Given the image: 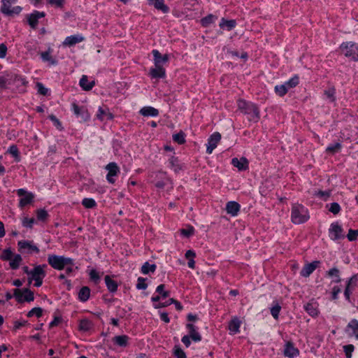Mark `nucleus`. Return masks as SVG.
<instances>
[{
	"label": "nucleus",
	"instance_id": "72a5a7b5",
	"mask_svg": "<svg viewBox=\"0 0 358 358\" xmlns=\"http://www.w3.org/2000/svg\"><path fill=\"white\" fill-rule=\"evenodd\" d=\"M93 327L92 321L87 319H82L79 322V330L81 331H88Z\"/></svg>",
	"mask_w": 358,
	"mask_h": 358
},
{
	"label": "nucleus",
	"instance_id": "9b49d317",
	"mask_svg": "<svg viewBox=\"0 0 358 358\" xmlns=\"http://www.w3.org/2000/svg\"><path fill=\"white\" fill-rule=\"evenodd\" d=\"M45 16V13L44 12L34 10L31 14L27 15V22L32 29H36L38 23V20Z\"/></svg>",
	"mask_w": 358,
	"mask_h": 358
},
{
	"label": "nucleus",
	"instance_id": "f257e3e1",
	"mask_svg": "<svg viewBox=\"0 0 358 358\" xmlns=\"http://www.w3.org/2000/svg\"><path fill=\"white\" fill-rule=\"evenodd\" d=\"M238 108L241 113L248 116L250 121L257 122L259 119V110L257 106L251 102H247L244 100H239Z\"/></svg>",
	"mask_w": 358,
	"mask_h": 358
},
{
	"label": "nucleus",
	"instance_id": "864d4df0",
	"mask_svg": "<svg viewBox=\"0 0 358 358\" xmlns=\"http://www.w3.org/2000/svg\"><path fill=\"white\" fill-rule=\"evenodd\" d=\"M37 219L41 221H44L48 217V213L43 209H38L36 211Z\"/></svg>",
	"mask_w": 358,
	"mask_h": 358
},
{
	"label": "nucleus",
	"instance_id": "4468645a",
	"mask_svg": "<svg viewBox=\"0 0 358 358\" xmlns=\"http://www.w3.org/2000/svg\"><path fill=\"white\" fill-rule=\"evenodd\" d=\"M71 106L74 114L78 117H80L82 121H87L90 119V115L84 107H79L76 103H73Z\"/></svg>",
	"mask_w": 358,
	"mask_h": 358
},
{
	"label": "nucleus",
	"instance_id": "1a4fd4ad",
	"mask_svg": "<svg viewBox=\"0 0 358 358\" xmlns=\"http://www.w3.org/2000/svg\"><path fill=\"white\" fill-rule=\"evenodd\" d=\"M1 11L4 15L12 16L15 14H19L22 10V8L20 6H15L12 8V4L8 3L9 2L6 1L5 0H1Z\"/></svg>",
	"mask_w": 358,
	"mask_h": 358
},
{
	"label": "nucleus",
	"instance_id": "de8ad7c7",
	"mask_svg": "<svg viewBox=\"0 0 358 358\" xmlns=\"http://www.w3.org/2000/svg\"><path fill=\"white\" fill-rule=\"evenodd\" d=\"M13 256V253L10 248L5 249L0 256V258L3 261L10 260Z\"/></svg>",
	"mask_w": 358,
	"mask_h": 358
},
{
	"label": "nucleus",
	"instance_id": "4c0bfd02",
	"mask_svg": "<svg viewBox=\"0 0 358 358\" xmlns=\"http://www.w3.org/2000/svg\"><path fill=\"white\" fill-rule=\"evenodd\" d=\"M217 19V16L212 15V14H209L201 20V23L203 27H207L210 24L214 23Z\"/></svg>",
	"mask_w": 358,
	"mask_h": 358
},
{
	"label": "nucleus",
	"instance_id": "423d86ee",
	"mask_svg": "<svg viewBox=\"0 0 358 358\" xmlns=\"http://www.w3.org/2000/svg\"><path fill=\"white\" fill-rule=\"evenodd\" d=\"M14 297L19 303H23L24 301L31 302L34 299V292L29 289H15Z\"/></svg>",
	"mask_w": 358,
	"mask_h": 358
},
{
	"label": "nucleus",
	"instance_id": "052dcab7",
	"mask_svg": "<svg viewBox=\"0 0 358 358\" xmlns=\"http://www.w3.org/2000/svg\"><path fill=\"white\" fill-rule=\"evenodd\" d=\"M49 119L53 122L54 125L59 129V130H62L63 128L62 127V123L54 115H50L49 116Z\"/></svg>",
	"mask_w": 358,
	"mask_h": 358
},
{
	"label": "nucleus",
	"instance_id": "a211bd4d",
	"mask_svg": "<svg viewBox=\"0 0 358 358\" xmlns=\"http://www.w3.org/2000/svg\"><path fill=\"white\" fill-rule=\"evenodd\" d=\"M299 354V350L296 348L292 342H287L284 349V355L289 358H294Z\"/></svg>",
	"mask_w": 358,
	"mask_h": 358
},
{
	"label": "nucleus",
	"instance_id": "ddd939ff",
	"mask_svg": "<svg viewBox=\"0 0 358 358\" xmlns=\"http://www.w3.org/2000/svg\"><path fill=\"white\" fill-rule=\"evenodd\" d=\"M47 266L45 264L38 265L31 270V273L30 277H29V282L31 283L34 279L36 278H44L46 273L45 271V268Z\"/></svg>",
	"mask_w": 358,
	"mask_h": 358
},
{
	"label": "nucleus",
	"instance_id": "5701e85b",
	"mask_svg": "<svg viewBox=\"0 0 358 358\" xmlns=\"http://www.w3.org/2000/svg\"><path fill=\"white\" fill-rule=\"evenodd\" d=\"M18 246L20 251L27 249L30 252H38L39 249L35 245H33L31 242L27 241H20L18 242Z\"/></svg>",
	"mask_w": 358,
	"mask_h": 358
},
{
	"label": "nucleus",
	"instance_id": "f704fd0d",
	"mask_svg": "<svg viewBox=\"0 0 358 358\" xmlns=\"http://www.w3.org/2000/svg\"><path fill=\"white\" fill-rule=\"evenodd\" d=\"M105 282L109 292H115L117 289V283L113 280L109 275L105 276Z\"/></svg>",
	"mask_w": 358,
	"mask_h": 358
},
{
	"label": "nucleus",
	"instance_id": "4be33fe9",
	"mask_svg": "<svg viewBox=\"0 0 358 358\" xmlns=\"http://www.w3.org/2000/svg\"><path fill=\"white\" fill-rule=\"evenodd\" d=\"M84 41V37L80 35H72L67 36L63 42L64 46H73Z\"/></svg>",
	"mask_w": 358,
	"mask_h": 358
},
{
	"label": "nucleus",
	"instance_id": "680f3d73",
	"mask_svg": "<svg viewBox=\"0 0 358 358\" xmlns=\"http://www.w3.org/2000/svg\"><path fill=\"white\" fill-rule=\"evenodd\" d=\"M315 196L321 198V199H323L324 200H326L328 197L330 196L331 195V192L330 191H318L317 192H315Z\"/></svg>",
	"mask_w": 358,
	"mask_h": 358
},
{
	"label": "nucleus",
	"instance_id": "2f4dec72",
	"mask_svg": "<svg viewBox=\"0 0 358 358\" xmlns=\"http://www.w3.org/2000/svg\"><path fill=\"white\" fill-rule=\"evenodd\" d=\"M96 117L101 121L104 120H112L113 118V114L110 113L108 109L104 110L101 107H99L98 110Z\"/></svg>",
	"mask_w": 358,
	"mask_h": 358
},
{
	"label": "nucleus",
	"instance_id": "f8f14e48",
	"mask_svg": "<svg viewBox=\"0 0 358 358\" xmlns=\"http://www.w3.org/2000/svg\"><path fill=\"white\" fill-rule=\"evenodd\" d=\"M221 139V134L219 132H215L210 136L206 144V152L211 154L213 150L217 147V143Z\"/></svg>",
	"mask_w": 358,
	"mask_h": 358
},
{
	"label": "nucleus",
	"instance_id": "a878e982",
	"mask_svg": "<svg viewBox=\"0 0 358 358\" xmlns=\"http://www.w3.org/2000/svg\"><path fill=\"white\" fill-rule=\"evenodd\" d=\"M79 84L83 90L89 91L92 90L94 86L95 82L94 80L90 82L88 80V77L85 75H83L80 80Z\"/></svg>",
	"mask_w": 358,
	"mask_h": 358
},
{
	"label": "nucleus",
	"instance_id": "393cba45",
	"mask_svg": "<svg viewBox=\"0 0 358 358\" xmlns=\"http://www.w3.org/2000/svg\"><path fill=\"white\" fill-rule=\"evenodd\" d=\"M149 4L153 5L154 7L164 13H167L169 11V8L164 4V0H148Z\"/></svg>",
	"mask_w": 358,
	"mask_h": 358
},
{
	"label": "nucleus",
	"instance_id": "a18cd8bd",
	"mask_svg": "<svg viewBox=\"0 0 358 358\" xmlns=\"http://www.w3.org/2000/svg\"><path fill=\"white\" fill-rule=\"evenodd\" d=\"M43 314V309L39 307H36L32 308L30 311L27 313L28 317H31L34 315H36L37 317H41Z\"/></svg>",
	"mask_w": 358,
	"mask_h": 358
},
{
	"label": "nucleus",
	"instance_id": "7ed1b4c3",
	"mask_svg": "<svg viewBox=\"0 0 358 358\" xmlns=\"http://www.w3.org/2000/svg\"><path fill=\"white\" fill-rule=\"evenodd\" d=\"M48 262L53 268L57 270H62L66 266H74L73 259L56 255H48Z\"/></svg>",
	"mask_w": 358,
	"mask_h": 358
},
{
	"label": "nucleus",
	"instance_id": "f03ea898",
	"mask_svg": "<svg viewBox=\"0 0 358 358\" xmlns=\"http://www.w3.org/2000/svg\"><path fill=\"white\" fill-rule=\"evenodd\" d=\"M309 217L308 209L298 203H295L292 206L291 220L293 223L296 224L304 223Z\"/></svg>",
	"mask_w": 358,
	"mask_h": 358
},
{
	"label": "nucleus",
	"instance_id": "dca6fc26",
	"mask_svg": "<svg viewBox=\"0 0 358 358\" xmlns=\"http://www.w3.org/2000/svg\"><path fill=\"white\" fill-rule=\"evenodd\" d=\"M320 261H314L306 264L301 269L300 273L303 277H308L319 266Z\"/></svg>",
	"mask_w": 358,
	"mask_h": 358
},
{
	"label": "nucleus",
	"instance_id": "4d7b16f0",
	"mask_svg": "<svg viewBox=\"0 0 358 358\" xmlns=\"http://www.w3.org/2000/svg\"><path fill=\"white\" fill-rule=\"evenodd\" d=\"M147 287H148V285L145 283V279L142 277H139L138 278L136 288L138 289H145Z\"/></svg>",
	"mask_w": 358,
	"mask_h": 358
},
{
	"label": "nucleus",
	"instance_id": "0eeeda50",
	"mask_svg": "<svg viewBox=\"0 0 358 358\" xmlns=\"http://www.w3.org/2000/svg\"><path fill=\"white\" fill-rule=\"evenodd\" d=\"M329 236L332 241H338L345 238L343 229L338 222H333L331 224L329 229Z\"/></svg>",
	"mask_w": 358,
	"mask_h": 358
},
{
	"label": "nucleus",
	"instance_id": "0e129e2a",
	"mask_svg": "<svg viewBox=\"0 0 358 358\" xmlns=\"http://www.w3.org/2000/svg\"><path fill=\"white\" fill-rule=\"evenodd\" d=\"M38 92L42 95H46L48 90L41 83H36Z\"/></svg>",
	"mask_w": 358,
	"mask_h": 358
},
{
	"label": "nucleus",
	"instance_id": "8fccbe9b",
	"mask_svg": "<svg viewBox=\"0 0 358 358\" xmlns=\"http://www.w3.org/2000/svg\"><path fill=\"white\" fill-rule=\"evenodd\" d=\"M173 140L178 144H183L185 142V134L182 131L173 135Z\"/></svg>",
	"mask_w": 358,
	"mask_h": 358
},
{
	"label": "nucleus",
	"instance_id": "bb28decb",
	"mask_svg": "<svg viewBox=\"0 0 358 358\" xmlns=\"http://www.w3.org/2000/svg\"><path fill=\"white\" fill-rule=\"evenodd\" d=\"M140 113L145 117H156L159 115V111L153 107L145 106L141 109Z\"/></svg>",
	"mask_w": 358,
	"mask_h": 358
},
{
	"label": "nucleus",
	"instance_id": "bf43d9fd",
	"mask_svg": "<svg viewBox=\"0 0 358 358\" xmlns=\"http://www.w3.org/2000/svg\"><path fill=\"white\" fill-rule=\"evenodd\" d=\"M174 355L177 358H186V355L184 351L179 347L176 346L174 348Z\"/></svg>",
	"mask_w": 358,
	"mask_h": 358
},
{
	"label": "nucleus",
	"instance_id": "ea45409f",
	"mask_svg": "<svg viewBox=\"0 0 358 358\" xmlns=\"http://www.w3.org/2000/svg\"><path fill=\"white\" fill-rule=\"evenodd\" d=\"M157 266L155 264H150L148 262H145L141 267V272L143 274H148L149 273H154L156 270Z\"/></svg>",
	"mask_w": 358,
	"mask_h": 358
},
{
	"label": "nucleus",
	"instance_id": "13d9d810",
	"mask_svg": "<svg viewBox=\"0 0 358 358\" xmlns=\"http://www.w3.org/2000/svg\"><path fill=\"white\" fill-rule=\"evenodd\" d=\"M35 222L34 218L24 217L22 220V225L27 228H32L33 224Z\"/></svg>",
	"mask_w": 358,
	"mask_h": 358
},
{
	"label": "nucleus",
	"instance_id": "c9c22d12",
	"mask_svg": "<svg viewBox=\"0 0 358 358\" xmlns=\"http://www.w3.org/2000/svg\"><path fill=\"white\" fill-rule=\"evenodd\" d=\"M169 162L171 169H172L174 172L178 173L182 169V165L180 164V161L177 157H171Z\"/></svg>",
	"mask_w": 358,
	"mask_h": 358
},
{
	"label": "nucleus",
	"instance_id": "09e8293b",
	"mask_svg": "<svg viewBox=\"0 0 358 358\" xmlns=\"http://www.w3.org/2000/svg\"><path fill=\"white\" fill-rule=\"evenodd\" d=\"M8 152H9L11 155H13L17 162L20 161V155H19V150L16 145H13L9 147L8 150Z\"/></svg>",
	"mask_w": 358,
	"mask_h": 358
},
{
	"label": "nucleus",
	"instance_id": "6ab92c4d",
	"mask_svg": "<svg viewBox=\"0 0 358 358\" xmlns=\"http://www.w3.org/2000/svg\"><path fill=\"white\" fill-rule=\"evenodd\" d=\"M231 164L239 171H245L248 169V161L245 157L238 159L234 157L231 159Z\"/></svg>",
	"mask_w": 358,
	"mask_h": 358
},
{
	"label": "nucleus",
	"instance_id": "3c124183",
	"mask_svg": "<svg viewBox=\"0 0 358 358\" xmlns=\"http://www.w3.org/2000/svg\"><path fill=\"white\" fill-rule=\"evenodd\" d=\"M341 148V144L340 143H336L332 145H329L327 148V152H331V153H336L338 152Z\"/></svg>",
	"mask_w": 358,
	"mask_h": 358
},
{
	"label": "nucleus",
	"instance_id": "20e7f679",
	"mask_svg": "<svg viewBox=\"0 0 358 358\" xmlns=\"http://www.w3.org/2000/svg\"><path fill=\"white\" fill-rule=\"evenodd\" d=\"M20 81L24 84V79L20 76L12 72L5 71L0 75V88L1 90L8 89L9 85Z\"/></svg>",
	"mask_w": 358,
	"mask_h": 358
},
{
	"label": "nucleus",
	"instance_id": "58836bf2",
	"mask_svg": "<svg viewBox=\"0 0 358 358\" xmlns=\"http://www.w3.org/2000/svg\"><path fill=\"white\" fill-rule=\"evenodd\" d=\"M22 258L20 255H15L10 260V266L12 269H17L19 268Z\"/></svg>",
	"mask_w": 358,
	"mask_h": 358
},
{
	"label": "nucleus",
	"instance_id": "aec40b11",
	"mask_svg": "<svg viewBox=\"0 0 358 358\" xmlns=\"http://www.w3.org/2000/svg\"><path fill=\"white\" fill-rule=\"evenodd\" d=\"M227 213L231 216H236L240 211L241 206L236 201H229L226 204L225 208Z\"/></svg>",
	"mask_w": 358,
	"mask_h": 358
},
{
	"label": "nucleus",
	"instance_id": "39448f33",
	"mask_svg": "<svg viewBox=\"0 0 358 358\" xmlns=\"http://www.w3.org/2000/svg\"><path fill=\"white\" fill-rule=\"evenodd\" d=\"M341 52L355 62L358 61V43L349 41L344 42L340 45Z\"/></svg>",
	"mask_w": 358,
	"mask_h": 358
},
{
	"label": "nucleus",
	"instance_id": "a19ab883",
	"mask_svg": "<svg viewBox=\"0 0 358 358\" xmlns=\"http://www.w3.org/2000/svg\"><path fill=\"white\" fill-rule=\"evenodd\" d=\"M299 83V78L297 76H294L292 78H290L288 81L285 82L284 85H285L287 90L295 87Z\"/></svg>",
	"mask_w": 358,
	"mask_h": 358
},
{
	"label": "nucleus",
	"instance_id": "79ce46f5",
	"mask_svg": "<svg viewBox=\"0 0 358 358\" xmlns=\"http://www.w3.org/2000/svg\"><path fill=\"white\" fill-rule=\"evenodd\" d=\"M281 306L277 301H273V306L271 308V314L275 318L278 319L279 316Z\"/></svg>",
	"mask_w": 358,
	"mask_h": 358
},
{
	"label": "nucleus",
	"instance_id": "69168bd1",
	"mask_svg": "<svg viewBox=\"0 0 358 358\" xmlns=\"http://www.w3.org/2000/svg\"><path fill=\"white\" fill-rule=\"evenodd\" d=\"M344 352L345 353V355L348 358H351L352 357V352L354 350V345H347L343 347Z\"/></svg>",
	"mask_w": 358,
	"mask_h": 358
},
{
	"label": "nucleus",
	"instance_id": "9d476101",
	"mask_svg": "<svg viewBox=\"0 0 358 358\" xmlns=\"http://www.w3.org/2000/svg\"><path fill=\"white\" fill-rule=\"evenodd\" d=\"M106 169L108 171L106 179L109 183L113 184L115 182L114 177L117 176L120 173V169L116 163L110 162L106 166Z\"/></svg>",
	"mask_w": 358,
	"mask_h": 358
},
{
	"label": "nucleus",
	"instance_id": "473e14b6",
	"mask_svg": "<svg viewBox=\"0 0 358 358\" xmlns=\"http://www.w3.org/2000/svg\"><path fill=\"white\" fill-rule=\"evenodd\" d=\"M90 296V289L87 287H83L78 292V299L82 302L87 301Z\"/></svg>",
	"mask_w": 358,
	"mask_h": 358
},
{
	"label": "nucleus",
	"instance_id": "f3484780",
	"mask_svg": "<svg viewBox=\"0 0 358 358\" xmlns=\"http://www.w3.org/2000/svg\"><path fill=\"white\" fill-rule=\"evenodd\" d=\"M154 57L155 66H162L169 61V55L165 54L162 55L159 50H153L152 52Z\"/></svg>",
	"mask_w": 358,
	"mask_h": 358
},
{
	"label": "nucleus",
	"instance_id": "774afa93",
	"mask_svg": "<svg viewBox=\"0 0 358 358\" xmlns=\"http://www.w3.org/2000/svg\"><path fill=\"white\" fill-rule=\"evenodd\" d=\"M357 282V276L356 275L351 277L347 282L346 287L352 289Z\"/></svg>",
	"mask_w": 358,
	"mask_h": 358
},
{
	"label": "nucleus",
	"instance_id": "2eb2a0df",
	"mask_svg": "<svg viewBox=\"0 0 358 358\" xmlns=\"http://www.w3.org/2000/svg\"><path fill=\"white\" fill-rule=\"evenodd\" d=\"M345 333L350 336H355L358 339V320L352 319L346 326L345 329Z\"/></svg>",
	"mask_w": 358,
	"mask_h": 358
},
{
	"label": "nucleus",
	"instance_id": "412c9836",
	"mask_svg": "<svg viewBox=\"0 0 358 358\" xmlns=\"http://www.w3.org/2000/svg\"><path fill=\"white\" fill-rule=\"evenodd\" d=\"M187 329L189 330V336L194 341L199 342L201 341V336L197 331V327L194 324L188 323L186 324Z\"/></svg>",
	"mask_w": 358,
	"mask_h": 358
},
{
	"label": "nucleus",
	"instance_id": "e2e57ef3",
	"mask_svg": "<svg viewBox=\"0 0 358 358\" xmlns=\"http://www.w3.org/2000/svg\"><path fill=\"white\" fill-rule=\"evenodd\" d=\"M90 275L91 280H93L94 282V283L96 284L99 282L100 276L99 275V273L96 270H94V269L91 270V271L90 273Z\"/></svg>",
	"mask_w": 358,
	"mask_h": 358
},
{
	"label": "nucleus",
	"instance_id": "6e6d98bb",
	"mask_svg": "<svg viewBox=\"0 0 358 358\" xmlns=\"http://www.w3.org/2000/svg\"><path fill=\"white\" fill-rule=\"evenodd\" d=\"M346 236L350 241H355L358 236V230L350 229Z\"/></svg>",
	"mask_w": 358,
	"mask_h": 358
},
{
	"label": "nucleus",
	"instance_id": "5fc2aeb1",
	"mask_svg": "<svg viewBox=\"0 0 358 358\" xmlns=\"http://www.w3.org/2000/svg\"><path fill=\"white\" fill-rule=\"evenodd\" d=\"M329 210L334 215H337L340 210H341V206L340 205L334 202L330 204V207L329 208Z\"/></svg>",
	"mask_w": 358,
	"mask_h": 358
},
{
	"label": "nucleus",
	"instance_id": "c03bdc74",
	"mask_svg": "<svg viewBox=\"0 0 358 358\" xmlns=\"http://www.w3.org/2000/svg\"><path fill=\"white\" fill-rule=\"evenodd\" d=\"M274 90L275 92L280 96H283L288 92L284 84L275 86Z\"/></svg>",
	"mask_w": 358,
	"mask_h": 358
},
{
	"label": "nucleus",
	"instance_id": "49530a36",
	"mask_svg": "<svg viewBox=\"0 0 358 358\" xmlns=\"http://www.w3.org/2000/svg\"><path fill=\"white\" fill-rule=\"evenodd\" d=\"M335 93L336 90L334 87H329L324 91V95L331 102H334L336 99Z\"/></svg>",
	"mask_w": 358,
	"mask_h": 358
},
{
	"label": "nucleus",
	"instance_id": "6e6552de",
	"mask_svg": "<svg viewBox=\"0 0 358 358\" xmlns=\"http://www.w3.org/2000/svg\"><path fill=\"white\" fill-rule=\"evenodd\" d=\"M17 194L21 197L19 203V206L23 208L24 206L30 204L33 202L34 196L31 192H27L24 189H19L17 190Z\"/></svg>",
	"mask_w": 358,
	"mask_h": 358
},
{
	"label": "nucleus",
	"instance_id": "b1692460",
	"mask_svg": "<svg viewBox=\"0 0 358 358\" xmlns=\"http://www.w3.org/2000/svg\"><path fill=\"white\" fill-rule=\"evenodd\" d=\"M150 75L152 78H163L165 77V69L162 66H155L150 70Z\"/></svg>",
	"mask_w": 358,
	"mask_h": 358
},
{
	"label": "nucleus",
	"instance_id": "37998d69",
	"mask_svg": "<svg viewBox=\"0 0 358 358\" xmlns=\"http://www.w3.org/2000/svg\"><path fill=\"white\" fill-rule=\"evenodd\" d=\"M82 204L86 208H93L96 206V203L94 199L92 198H85L82 201Z\"/></svg>",
	"mask_w": 358,
	"mask_h": 358
},
{
	"label": "nucleus",
	"instance_id": "603ef678",
	"mask_svg": "<svg viewBox=\"0 0 358 358\" xmlns=\"http://www.w3.org/2000/svg\"><path fill=\"white\" fill-rule=\"evenodd\" d=\"M165 285L164 284H161L157 286L156 289V292L159 293L163 299L168 297L170 294L169 292L164 290Z\"/></svg>",
	"mask_w": 358,
	"mask_h": 358
},
{
	"label": "nucleus",
	"instance_id": "cd10ccee",
	"mask_svg": "<svg viewBox=\"0 0 358 358\" xmlns=\"http://www.w3.org/2000/svg\"><path fill=\"white\" fill-rule=\"evenodd\" d=\"M241 321L238 318L234 317L229 323V330L231 334H236L239 332Z\"/></svg>",
	"mask_w": 358,
	"mask_h": 358
},
{
	"label": "nucleus",
	"instance_id": "7c9ffc66",
	"mask_svg": "<svg viewBox=\"0 0 358 358\" xmlns=\"http://www.w3.org/2000/svg\"><path fill=\"white\" fill-rule=\"evenodd\" d=\"M129 336L127 335L116 336L113 337V341L120 347H126L128 345Z\"/></svg>",
	"mask_w": 358,
	"mask_h": 358
},
{
	"label": "nucleus",
	"instance_id": "e433bc0d",
	"mask_svg": "<svg viewBox=\"0 0 358 358\" xmlns=\"http://www.w3.org/2000/svg\"><path fill=\"white\" fill-rule=\"evenodd\" d=\"M41 57L43 62H48L51 65L57 64L56 59L53 58L50 53V51H45L41 53Z\"/></svg>",
	"mask_w": 358,
	"mask_h": 358
},
{
	"label": "nucleus",
	"instance_id": "c756f323",
	"mask_svg": "<svg viewBox=\"0 0 358 358\" xmlns=\"http://www.w3.org/2000/svg\"><path fill=\"white\" fill-rule=\"evenodd\" d=\"M305 310L312 317L318 314L317 305L315 302H309L304 306Z\"/></svg>",
	"mask_w": 358,
	"mask_h": 358
},
{
	"label": "nucleus",
	"instance_id": "338daca9",
	"mask_svg": "<svg viewBox=\"0 0 358 358\" xmlns=\"http://www.w3.org/2000/svg\"><path fill=\"white\" fill-rule=\"evenodd\" d=\"M180 232L184 236L189 237L194 234V228L193 227H189L187 229H182Z\"/></svg>",
	"mask_w": 358,
	"mask_h": 358
},
{
	"label": "nucleus",
	"instance_id": "c85d7f7f",
	"mask_svg": "<svg viewBox=\"0 0 358 358\" xmlns=\"http://www.w3.org/2000/svg\"><path fill=\"white\" fill-rule=\"evenodd\" d=\"M219 26L222 29L226 28L228 31H230L235 28V27L236 26V22L235 20H227L222 17L220 20Z\"/></svg>",
	"mask_w": 358,
	"mask_h": 358
}]
</instances>
